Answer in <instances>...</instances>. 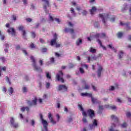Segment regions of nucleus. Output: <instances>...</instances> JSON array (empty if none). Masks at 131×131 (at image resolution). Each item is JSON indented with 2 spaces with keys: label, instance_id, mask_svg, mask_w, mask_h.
I'll use <instances>...</instances> for the list:
<instances>
[{
  "label": "nucleus",
  "instance_id": "42",
  "mask_svg": "<svg viewBox=\"0 0 131 131\" xmlns=\"http://www.w3.org/2000/svg\"><path fill=\"white\" fill-rule=\"evenodd\" d=\"M99 110L100 111H102V110H104V107L103 106V105H100L99 106Z\"/></svg>",
  "mask_w": 131,
  "mask_h": 131
},
{
  "label": "nucleus",
  "instance_id": "29",
  "mask_svg": "<svg viewBox=\"0 0 131 131\" xmlns=\"http://www.w3.org/2000/svg\"><path fill=\"white\" fill-rule=\"evenodd\" d=\"M126 126H127V124L125 122H124L121 124V127L123 128H125V127H126Z\"/></svg>",
  "mask_w": 131,
  "mask_h": 131
},
{
  "label": "nucleus",
  "instance_id": "47",
  "mask_svg": "<svg viewBox=\"0 0 131 131\" xmlns=\"http://www.w3.org/2000/svg\"><path fill=\"white\" fill-rule=\"evenodd\" d=\"M55 55L56 57H57V58H59V57H61V54L58 53V52H55Z\"/></svg>",
  "mask_w": 131,
  "mask_h": 131
},
{
  "label": "nucleus",
  "instance_id": "40",
  "mask_svg": "<svg viewBox=\"0 0 131 131\" xmlns=\"http://www.w3.org/2000/svg\"><path fill=\"white\" fill-rule=\"evenodd\" d=\"M37 102V99L36 98H34V99L33 100V105H34V106L36 105Z\"/></svg>",
  "mask_w": 131,
  "mask_h": 131
},
{
  "label": "nucleus",
  "instance_id": "34",
  "mask_svg": "<svg viewBox=\"0 0 131 131\" xmlns=\"http://www.w3.org/2000/svg\"><path fill=\"white\" fill-rule=\"evenodd\" d=\"M33 104V100H32V101H28V105H29V106H32Z\"/></svg>",
  "mask_w": 131,
  "mask_h": 131
},
{
  "label": "nucleus",
  "instance_id": "12",
  "mask_svg": "<svg viewBox=\"0 0 131 131\" xmlns=\"http://www.w3.org/2000/svg\"><path fill=\"white\" fill-rule=\"evenodd\" d=\"M88 113L90 118H93V117H95V112L93 111V110H91V109L88 110Z\"/></svg>",
  "mask_w": 131,
  "mask_h": 131
},
{
  "label": "nucleus",
  "instance_id": "38",
  "mask_svg": "<svg viewBox=\"0 0 131 131\" xmlns=\"http://www.w3.org/2000/svg\"><path fill=\"white\" fill-rule=\"evenodd\" d=\"M48 51V49L46 48H43L41 49V52L42 53H46Z\"/></svg>",
  "mask_w": 131,
  "mask_h": 131
},
{
  "label": "nucleus",
  "instance_id": "62",
  "mask_svg": "<svg viewBox=\"0 0 131 131\" xmlns=\"http://www.w3.org/2000/svg\"><path fill=\"white\" fill-rule=\"evenodd\" d=\"M71 13H72L73 14H74V15H75V13L74 12V9L71 8Z\"/></svg>",
  "mask_w": 131,
  "mask_h": 131
},
{
  "label": "nucleus",
  "instance_id": "4",
  "mask_svg": "<svg viewBox=\"0 0 131 131\" xmlns=\"http://www.w3.org/2000/svg\"><path fill=\"white\" fill-rule=\"evenodd\" d=\"M40 119L41 120L42 124L45 129L46 131H48V122L43 119V116L42 114H40Z\"/></svg>",
  "mask_w": 131,
  "mask_h": 131
},
{
  "label": "nucleus",
  "instance_id": "25",
  "mask_svg": "<svg viewBox=\"0 0 131 131\" xmlns=\"http://www.w3.org/2000/svg\"><path fill=\"white\" fill-rule=\"evenodd\" d=\"M97 52L96 49H94L93 47H91L90 48V52L92 53L93 54H95Z\"/></svg>",
  "mask_w": 131,
  "mask_h": 131
},
{
  "label": "nucleus",
  "instance_id": "54",
  "mask_svg": "<svg viewBox=\"0 0 131 131\" xmlns=\"http://www.w3.org/2000/svg\"><path fill=\"white\" fill-rule=\"evenodd\" d=\"M56 48H60L61 47V44L57 43L55 44Z\"/></svg>",
  "mask_w": 131,
  "mask_h": 131
},
{
  "label": "nucleus",
  "instance_id": "22",
  "mask_svg": "<svg viewBox=\"0 0 131 131\" xmlns=\"http://www.w3.org/2000/svg\"><path fill=\"white\" fill-rule=\"evenodd\" d=\"M8 32H12V35H15V33L16 32L15 31V29L13 28H10V29H8Z\"/></svg>",
  "mask_w": 131,
  "mask_h": 131
},
{
  "label": "nucleus",
  "instance_id": "41",
  "mask_svg": "<svg viewBox=\"0 0 131 131\" xmlns=\"http://www.w3.org/2000/svg\"><path fill=\"white\" fill-rule=\"evenodd\" d=\"M79 71L82 74L84 73V70H83V69H82V68H80Z\"/></svg>",
  "mask_w": 131,
  "mask_h": 131
},
{
  "label": "nucleus",
  "instance_id": "61",
  "mask_svg": "<svg viewBox=\"0 0 131 131\" xmlns=\"http://www.w3.org/2000/svg\"><path fill=\"white\" fill-rule=\"evenodd\" d=\"M49 18L51 21H54V18H53V16H52L51 15H49Z\"/></svg>",
  "mask_w": 131,
  "mask_h": 131
},
{
  "label": "nucleus",
  "instance_id": "57",
  "mask_svg": "<svg viewBox=\"0 0 131 131\" xmlns=\"http://www.w3.org/2000/svg\"><path fill=\"white\" fill-rule=\"evenodd\" d=\"M27 22H31L32 21V19L31 18H26Z\"/></svg>",
  "mask_w": 131,
  "mask_h": 131
},
{
  "label": "nucleus",
  "instance_id": "8",
  "mask_svg": "<svg viewBox=\"0 0 131 131\" xmlns=\"http://www.w3.org/2000/svg\"><path fill=\"white\" fill-rule=\"evenodd\" d=\"M18 28L20 31H22L23 38H26V32L25 30H24V27H23V26H19Z\"/></svg>",
  "mask_w": 131,
  "mask_h": 131
},
{
  "label": "nucleus",
  "instance_id": "45",
  "mask_svg": "<svg viewBox=\"0 0 131 131\" xmlns=\"http://www.w3.org/2000/svg\"><path fill=\"white\" fill-rule=\"evenodd\" d=\"M114 90H115V87H114V86H110L109 91H114Z\"/></svg>",
  "mask_w": 131,
  "mask_h": 131
},
{
  "label": "nucleus",
  "instance_id": "30",
  "mask_svg": "<svg viewBox=\"0 0 131 131\" xmlns=\"http://www.w3.org/2000/svg\"><path fill=\"white\" fill-rule=\"evenodd\" d=\"M100 36L101 34L100 33H97L94 35V37H95V38H96L97 39H98L99 37H100Z\"/></svg>",
  "mask_w": 131,
  "mask_h": 131
},
{
  "label": "nucleus",
  "instance_id": "52",
  "mask_svg": "<svg viewBox=\"0 0 131 131\" xmlns=\"http://www.w3.org/2000/svg\"><path fill=\"white\" fill-rule=\"evenodd\" d=\"M56 117L57 118V121L58 122L60 121V115H59V114L56 115Z\"/></svg>",
  "mask_w": 131,
  "mask_h": 131
},
{
  "label": "nucleus",
  "instance_id": "2",
  "mask_svg": "<svg viewBox=\"0 0 131 131\" xmlns=\"http://www.w3.org/2000/svg\"><path fill=\"white\" fill-rule=\"evenodd\" d=\"M64 75V74L62 72V71H60L59 72V73L56 74V78L58 81H61L62 83H64L65 82V81L64 80V78H63V76Z\"/></svg>",
  "mask_w": 131,
  "mask_h": 131
},
{
  "label": "nucleus",
  "instance_id": "19",
  "mask_svg": "<svg viewBox=\"0 0 131 131\" xmlns=\"http://www.w3.org/2000/svg\"><path fill=\"white\" fill-rule=\"evenodd\" d=\"M104 107L106 108V109H112V110L116 109V106H115V105L110 106V105H105L104 106Z\"/></svg>",
  "mask_w": 131,
  "mask_h": 131
},
{
  "label": "nucleus",
  "instance_id": "58",
  "mask_svg": "<svg viewBox=\"0 0 131 131\" xmlns=\"http://www.w3.org/2000/svg\"><path fill=\"white\" fill-rule=\"evenodd\" d=\"M55 21H56V22H57V23H60V22H61V20H60V19L59 18H55Z\"/></svg>",
  "mask_w": 131,
  "mask_h": 131
},
{
  "label": "nucleus",
  "instance_id": "7",
  "mask_svg": "<svg viewBox=\"0 0 131 131\" xmlns=\"http://www.w3.org/2000/svg\"><path fill=\"white\" fill-rule=\"evenodd\" d=\"M57 34H54V39H52L51 40L50 45L51 46H54V45H56L57 43V40L58 39V37H57Z\"/></svg>",
  "mask_w": 131,
  "mask_h": 131
},
{
  "label": "nucleus",
  "instance_id": "24",
  "mask_svg": "<svg viewBox=\"0 0 131 131\" xmlns=\"http://www.w3.org/2000/svg\"><path fill=\"white\" fill-rule=\"evenodd\" d=\"M81 43H82V40L81 39H78L76 41V46H79V45H81Z\"/></svg>",
  "mask_w": 131,
  "mask_h": 131
},
{
  "label": "nucleus",
  "instance_id": "5",
  "mask_svg": "<svg viewBox=\"0 0 131 131\" xmlns=\"http://www.w3.org/2000/svg\"><path fill=\"white\" fill-rule=\"evenodd\" d=\"M42 2H44V4L43 5V8L45 10L46 13L48 14L49 13V11L47 9V8L51 7L50 5V1L49 0H42Z\"/></svg>",
  "mask_w": 131,
  "mask_h": 131
},
{
  "label": "nucleus",
  "instance_id": "55",
  "mask_svg": "<svg viewBox=\"0 0 131 131\" xmlns=\"http://www.w3.org/2000/svg\"><path fill=\"white\" fill-rule=\"evenodd\" d=\"M12 18L14 21H16V20H17V17L16 16V15H12Z\"/></svg>",
  "mask_w": 131,
  "mask_h": 131
},
{
  "label": "nucleus",
  "instance_id": "63",
  "mask_svg": "<svg viewBox=\"0 0 131 131\" xmlns=\"http://www.w3.org/2000/svg\"><path fill=\"white\" fill-rule=\"evenodd\" d=\"M68 122H71V121H72V117L68 118Z\"/></svg>",
  "mask_w": 131,
  "mask_h": 131
},
{
  "label": "nucleus",
  "instance_id": "31",
  "mask_svg": "<svg viewBox=\"0 0 131 131\" xmlns=\"http://www.w3.org/2000/svg\"><path fill=\"white\" fill-rule=\"evenodd\" d=\"M122 35H123V34H122V33L119 32L117 33V36L118 37V38H121V37H122Z\"/></svg>",
  "mask_w": 131,
  "mask_h": 131
},
{
  "label": "nucleus",
  "instance_id": "6",
  "mask_svg": "<svg viewBox=\"0 0 131 131\" xmlns=\"http://www.w3.org/2000/svg\"><path fill=\"white\" fill-rule=\"evenodd\" d=\"M33 66H34V70L35 71H37V72H42V70L40 67L37 66L35 62V59H33Z\"/></svg>",
  "mask_w": 131,
  "mask_h": 131
},
{
  "label": "nucleus",
  "instance_id": "36",
  "mask_svg": "<svg viewBox=\"0 0 131 131\" xmlns=\"http://www.w3.org/2000/svg\"><path fill=\"white\" fill-rule=\"evenodd\" d=\"M40 66H42L43 65V61H42V60L40 59L39 60L38 62Z\"/></svg>",
  "mask_w": 131,
  "mask_h": 131
},
{
  "label": "nucleus",
  "instance_id": "35",
  "mask_svg": "<svg viewBox=\"0 0 131 131\" xmlns=\"http://www.w3.org/2000/svg\"><path fill=\"white\" fill-rule=\"evenodd\" d=\"M110 21L111 22H114L115 21V16H113L111 18H110Z\"/></svg>",
  "mask_w": 131,
  "mask_h": 131
},
{
  "label": "nucleus",
  "instance_id": "10",
  "mask_svg": "<svg viewBox=\"0 0 131 131\" xmlns=\"http://www.w3.org/2000/svg\"><path fill=\"white\" fill-rule=\"evenodd\" d=\"M48 118L50 120V122H51L52 124H56V123H57L56 121L54 120V118H53V115H52V113H49Z\"/></svg>",
  "mask_w": 131,
  "mask_h": 131
},
{
  "label": "nucleus",
  "instance_id": "37",
  "mask_svg": "<svg viewBox=\"0 0 131 131\" xmlns=\"http://www.w3.org/2000/svg\"><path fill=\"white\" fill-rule=\"evenodd\" d=\"M126 117L129 118L131 116V113L130 112H128L126 114Z\"/></svg>",
  "mask_w": 131,
  "mask_h": 131
},
{
  "label": "nucleus",
  "instance_id": "46",
  "mask_svg": "<svg viewBox=\"0 0 131 131\" xmlns=\"http://www.w3.org/2000/svg\"><path fill=\"white\" fill-rule=\"evenodd\" d=\"M23 52L24 53V54L27 55L28 53H27V51H26V50L23 49L22 50Z\"/></svg>",
  "mask_w": 131,
  "mask_h": 131
},
{
  "label": "nucleus",
  "instance_id": "26",
  "mask_svg": "<svg viewBox=\"0 0 131 131\" xmlns=\"http://www.w3.org/2000/svg\"><path fill=\"white\" fill-rule=\"evenodd\" d=\"M8 92L9 93V95H12L13 93H14V89H13V88L10 87L9 89L8 90Z\"/></svg>",
  "mask_w": 131,
  "mask_h": 131
},
{
  "label": "nucleus",
  "instance_id": "39",
  "mask_svg": "<svg viewBox=\"0 0 131 131\" xmlns=\"http://www.w3.org/2000/svg\"><path fill=\"white\" fill-rule=\"evenodd\" d=\"M73 67H74V64H73V63H70L69 64V68L70 69H71V68H73Z\"/></svg>",
  "mask_w": 131,
  "mask_h": 131
},
{
  "label": "nucleus",
  "instance_id": "23",
  "mask_svg": "<svg viewBox=\"0 0 131 131\" xmlns=\"http://www.w3.org/2000/svg\"><path fill=\"white\" fill-rule=\"evenodd\" d=\"M25 110H26L27 111V112H28V111H29V108L28 107V106L22 107L20 108V111H22V112H24V111H25Z\"/></svg>",
  "mask_w": 131,
  "mask_h": 131
},
{
  "label": "nucleus",
  "instance_id": "20",
  "mask_svg": "<svg viewBox=\"0 0 131 131\" xmlns=\"http://www.w3.org/2000/svg\"><path fill=\"white\" fill-rule=\"evenodd\" d=\"M111 119L113 120L115 122L118 123V118H117V117L114 116V115H112L111 116Z\"/></svg>",
  "mask_w": 131,
  "mask_h": 131
},
{
  "label": "nucleus",
  "instance_id": "48",
  "mask_svg": "<svg viewBox=\"0 0 131 131\" xmlns=\"http://www.w3.org/2000/svg\"><path fill=\"white\" fill-rule=\"evenodd\" d=\"M81 96H82V97H87L88 96V93H81Z\"/></svg>",
  "mask_w": 131,
  "mask_h": 131
},
{
  "label": "nucleus",
  "instance_id": "53",
  "mask_svg": "<svg viewBox=\"0 0 131 131\" xmlns=\"http://www.w3.org/2000/svg\"><path fill=\"white\" fill-rule=\"evenodd\" d=\"M92 89L93 91H95V92H97V88L95 86V85H92Z\"/></svg>",
  "mask_w": 131,
  "mask_h": 131
},
{
  "label": "nucleus",
  "instance_id": "64",
  "mask_svg": "<svg viewBox=\"0 0 131 131\" xmlns=\"http://www.w3.org/2000/svg\"><path fill=\"white\" fill-rule=\"evenodd\" d=\"M20 45H17L16 46V50H20Z\"/></svg>",
  "mask_w": 131,
  "mask_h": 131
},
{
  "label": "nucleus",
  "instance_id": "43",
  "mask_svg": "<svg viewBox=\"0 0 131 131\" xmlns=\"http://www.w3.org/2000/svg\"><path fill=\"white\" fill-rule=\"evenodd\" d=\"M82 120L83 123H87V122H88V120H86V118H83Z\"/></svg>",
  "mask_w": 131,
  "mask_h": 131
},
{
  "label": "nucleus",
  "instance_id": "17",
  "mask_svg": "<svg viewBox=\"0 0 131 131\" xmlns=\"http://www.w3.org/2000/svg\"><path fill=\"white\" fill-rule=\"evenodd\" d=\"M64 31L67 33H68V32H70V33H74V30L73 29L66 28L64 30Z\"/></svg>",
  "mask_w": 131,
  "mask_h": 131
},
{
  "label": "nucleus",
  "instance_id": "15",
  "mask_svg": "<svg viewBox=\"0 0 131 131\" xmlns=\"http://www.w3.org/2000/svg\"><path fill=\"white\" fill-rule=\"evenodd\" d=\"M62 90L67 91V86H66L65 85H59L58 86V91H62Z\"/></svg>",
  "mask_w": 131,
  "mask_h": 131
},
{
  "label": "nucleus",
  "instance_id": "16",
  "mask_svg": "<svg viewBox=\"0 0 131 131\" xmlns=\"http://www.w3.org/2000/svg\"><path fill=\"white\" fill-rule=\"evenodd\" d=\"M97 11V8L96 7L93 6L92 7V8L91 9H90V14L91 15H94L95 14V12Z\"/></svg>",
  "mask_w": 131,
  "mask_h": 131
},
{
  "label": "nucleus",
  "instance_id": "27",
  "mask_svg": "<svg viewBox=\"0 0 131 131\" xmlns=\"http://www.w3.org/2000/svg\"><path fill=\"white\" fill-rule=\"evenodd\" d=\"M123 56V52H122V51L119 52V59H122V57Z\"/></svg>",
  "mask_w": 131,
  "mask_h": 131
},
{
  "label": "nucleus",
  "instance_id": "49",
  "mask_svg": "<svg viewBox=\"0 0 131 131\" xmlns=\"http://www.w3.org/2000/svg\"><path fill=\"white\" fill-rule=\"evenodd\" d=\"M87 97H89V98H91L92 99V98H93V95L92 94V93H88Z\"/></svg>",
  "mask_w": 131,
  "mask_h": 131
},
{
  "label": "nucleus",
  "instance_id": "51",
  "mask_svg": "<svg viewBox=\"0 0 131 131\" xmlns=\"http://www.w3.org/2000/svg\"><path fill=\"white\" fill-rule=\"evenodd\" d=\"M84 89H85V90H89L90 89V85H89L88 84H85Z\"/></svg>",
  "mask_w": 131,
  "mask_h": 131
},
{
  "label": "nucleus",
  "instance_id": "9",
  "mask_svg": "<svg viewBox=\"0 0 131 131\" xmlns=\"http://www.w3.org/2000/svg\"><path fill=\"white\" fill-rule=\"evenodd\" d=\"M89 126L90 127V129H94V128H95V126H98V121L94 119L93 122V124H89Z\"/></svg>",
  "mask_w": 131,
  "mask_h": 131
},
{
  "label": "nucleus",
  "instance_id": "60",
  "mask_svg": "<svg viewBox=\"0 0 131 131\" xmlns=\"http://www.w3.org/2000/svg\"><path fill=\"white\" fill-rule=\"evenodd\" d=\"M39 40H40V42H41V43H45V40L43 39H42V38H40Z\"/></svg>",
  "mask_w": 131,
  "mask_h": 131
},
{
  "label": "nucleus",
  "instance_id": "44",
  "mask_svg": "<svg viewBox=\"0 0 131 131\" xmlns=\"http://www.w3.org/2000/svg\"><path fill=\"white\" fill-rule=\"evenodd\" d=\"M82 14L83 16H85V15L88 14V11L83 10V12H82Z\"/></svg>",
  "mask_w": 131,
  "mask_h": 131
},
{
  "label": "nucleus",
  "instance_id": "32",
  "mask_svg": "<svg viewBox=\"0 0 131 131\" xmlns=\"http://www.w3.org/2000/svg\"><path fill=\"white\" fill-rule=\"evenodd\" d=\"M27 91H28L27 87L24 86L23 88V93H27Z\"/></svg>",
  "mask_w": 131,
  "mask_h": 131
},
{
  "label": "nucleus",
  "instance_id": "1",
  "mask_svg": "<svg viewBox=\"0 0 131 131\" xmlns=\"http://www.w3.org/2000/svg\"><path fill=\"white\" fill-rule=\"evenodd\" d=\"M99 18H101L103 24L106 26V22L108 21V19L110 18V15L108 13H102L99 14Z\"/></svg>",
  "mask_w": 131,
  "mask_h": 131
},
{
  "label": "nucleus",
  "instance_id": "11",
  "mask_svg": "<svg viewBox=\"0 0 131 131\" xmlns=\"http://www.w3.org/2000/svg\"><path fill=\"white\" fill-rule=\"evenodd\" d=\"M78 108H79L80 111L82 112V115H83V116H84V117H86V112L84 111L83 107H82V105L78 104Z\"/></svg>",
  "mask_w": 131,
  "mask_h": 131
},
{
  "label": "nucleus",
  "instance_id": "13",
  "mask_svg": "<svg viewBox=\"0 0 131 131\" xmlns=\"http://www.w3.org/2000/svg\"><path fill=\"white\" fill-rule=\"evenodd\" d=\"M102 71H103V67L101 66H99V68L97 70V75L98 77H101Z\"/></svg>",
  "mask_w": 131,
  "mask_h": 131
},
{
  "label": "nucleus",
  "instance_id": "21",
  "mask_svg": "<svg viewBox=\"0 0 131 131\" xmlns=\"http://www.w3.org/2000/svg\"><path fill=\"white\" fill-rule=\"evenodd\" d=\"M92 102L93 103V104H95V103H96L97 104H100L101 103V101H98V99L96 98H95L94 97H92L91 98Z\"/></svg>",
  "mask_w": 131,
  "mask_h": 131
},
{
  "label": "nucleus",
  "instance_id": "56",
  "mask_svg": "<svg viewBox=\"0 0 131 131\" xmlns=\"http://www.w3.org/2000/svg\"><path fill=\"white\" fill-rule=\"evenodd\" d=\"M6 80L9 82V84H11V81H10V79H9V77H6Z\"/></svg>",
  "mask_w": 131,
  "mask_h": 131
},
{
  "label": "nucleus",
  "instance_id": "28",
  "mask_svg": "<svg viewBox=\"0 0 131 131\" xmlns=\"http://www.w3.org/2000/svg\"><path fill=\"white\" fill-rule=\"evenodd\" d=\"M107 48H109L110 49H111L112 50H113L115 51V52L116 53V50L115 49H114V47L112 46V45H107Z\"/></svg>",
  "mask_w": 131,
  "mask_h": 131
},
{
  "label": "nucleus",
  "instance_id": "3",
  "mask_svg": "<svg viewBox=\"0 0 131 131\" xmlns=\"http://www.w3.org/2000/svg\"><path fill=\"white\" fill-rule=\"evenodd\" d=\"M10 125L14 128H18V127H19V123L15 121V119L14 118H10Z\"/></svg>",
  "mask_w": 131,
  "mask_h": 131
},
{
  "label": "nucleus",
  "instance_id": "14",
  "mask_svg": "<svg viewBox=\"0 0 131 131\" xmlns=\"http://www.w3.org/2000/svg\"><path fill=\"white\" fill-rule=\"evenodd\" d=\"M120 25L121 26H124V25H125L127 30H129L130 29V27H129V23H127L125 24L122 23V21H121Z\"/></svg>",
  "mask_w": 131,
  "mask_h": 131
},
{
  "label": "nucleus",
  "instance_id": "18",
  "mask_svg": "<svg viewBox=\"0 0 131 131\" xmlns=\"http://www.w3.org/2000/svg\"><path fill=\"white\" fill-rule=\"evenodd\" d=\"M97 42H98L99 45H100V47L103 49V50H107V48L104 46H103V44L102 43V41H101V40L100 39H98L97 40Z\"/></svg>",
  "mask_w": 131,
  "mask_h": 131
},
{
  "label": "nucleus",
  "instance_id": "50",
  "mask_svg": "<svg viewBox=\"0 0 131 131\" xmlns=\"http://www.w3.org/2000/svg\"><path fill=\"white\" fill-rule=\"evenodd\" d=\"M50 61L51 63H54V62H55V58L54 57H51L50 58Z\"/></svg>",
  "mask_w": 131,
  "mask_h": 131
},
{
  "label": "nucleus",
  "instance_id": "33",
  "mask_svg": "<svg viewBox=\"0 0 131 131\" xmlns=\"http://www.w3.org/2000/svg\"><path fill=\"white\" fill-rule=\"evenodd\" d=\"M46 77L49 79H51V78H52V77L51 76V75H50L49 73H46Z\"/></svg>",
  "mask_w": 131,
  "mask_h": 131
},
{
  "label": "nucleus",
  "instance_id": "59",
  "mask_svg": "<svg viewBox=\"0 0 131 131\" xmlns=\"http://www.w3.org/2000/svg\"><path fill=\"white\" fill-rule=\"evenodd\" d=\"M50 85H51V84L49 82L47 83V84H46L47 89H49V88H50Z\"/></svg>",
  "mask_w": 131,
  "mask_h": 131
}]
</instances>
